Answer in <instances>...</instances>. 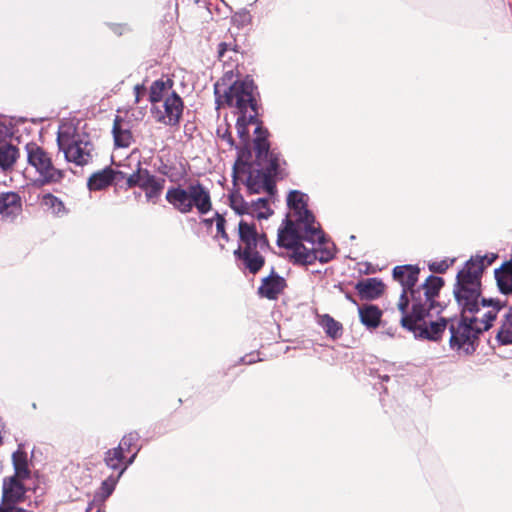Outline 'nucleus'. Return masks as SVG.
Wrapping results in <instances>:
<instances>
[{
    "instance_id": "4",
    "label": "nucleus",
    "mask_w": 512,
    "mask_h": 512,
    "mask_svg": "<svg viewBox=\"0 0 512 512\" xmlns=\"http://www.w3.org/2000/svg\"><path fill=\"white\" fill-rule=\"evenodd\" d=\"M165 199L181 214H188L196 208L199 214L205 215L212 209L210 192L199 181L190 183L186 188L181 185L169 187Z\"/></svg>"
},
{
    "instance_id": "45",
    "label": "nucleus",
    "mask_w": 512,
    "mask_h": 512,
    "mask_svg": "<svg viewBox=\"0 0 512 512\" xmlns=\"http://www.w3.org/2000/svg\"><path fill=\"white\" fill-rule=\"evenodd\" d=\"M217 133L218 135L223 139L225 140L231 147L234 145V140H233V137L231 135V133L229 132L228 128H225V130L222 132V129L221 128H218L217 130Z\"/></svg>"
},
{
    "instance_id": "33",
    "label": "nucleus",
    "mask_w": 512,
    "mask_h": 512,
    "mask_svg": "<svg viewBox=\"0 0 512 512\" xmlns=\"http://www.w3.org/2000/svg\"><path fill=\"white\" fill-rule=\"evenodd\" d=\"M265 174H269L270 178L272 179L273 175H276L280 166V158L278 154L275 152L271 153L269 156H267L266 160L264 161V165H259Z\"/></svg>"
},
{
    "instance_id": "18",
    "label": "nucleus",
    "mask_w": 512,
    "mask_h": 512,
    "mask_svg": "<svg viewBox=\"0 0 512 512\" xmlns=\"http://www.w3.org/2000/svg\"><path fill=\"white\" fill-rule=\"evenodd\" d=\"M384 283L377 278H368L356 284V290L363 299L373 300L378 298L384 291Z\"/></svg>"
},
{
    "instance_id": "25",
    "label": "nucleus",
    "mask_w": 512,
    "mask_h": 512,
    "mask_svg": "<svg viewBox=\"0 0 512 512\" xmlns=\"http://www.w3.org/2000/svg\"><path fill=\"white\" fill-rule=\"evenodd\" d=\"M317 322L328 337L337 339L342 335L343 325L329 314L318 315Z\"/></svg>"
},
{
    "instance_id": "44",
    "label": "nucleus",
    "mask_w": 512,
    "mask_h": 512,
    "mask_svg": "<svg viewBox=\"0 0 512 512\" xmlns=\"http://www.w3.org/2000/svg\"><path fill=\"white\" fill-rule=\"evenodd\" d=\"M146 94V87L144 84H137L134 87L135 103H140L142 97Z\"/></svg>"
},
{
    "instance_id": "35",
    "label": "nucleus",
    "mask_w": 512,
    "mask_h": 512,
    "mask_svg": "<svg viewBox=\"0 0 512 512\" xmlns=\"http://www.w3.org/2000/svg\"><path fill=\"white\" fill-rule=\"evenodd\" d=\"M496 340L501 345H512V327L502 322L497 332Z\"/></svg>"
},
{
    "instance_id": "28",
    "label": "nucleus",
    "mask_w": 512,
    "mask_h": 512,
    "mask_svg": "<svg viewBox=\"0 0 512 512\" xmlns=\"http://www.w3.org/2000/svg\"><path fill=\"white\" fill-rule=\"evenodd\" d=\"M12 462L16 478L26 479L30 475L27 463V454L20 447L12 454Z\"/></svg>"
},
{
    "instance_id": "2",
    "label": "nucleus",
    "mask_w": 512,
    "mask_h": 512,
    "mask_svg": "<svg viewBox=\"0 0 512 512\" xmlns=\"http://www.w3.org/2000/svg\"><path fill=\"white\" fill-rule=\"evenodd\" d=\"M482 307L488 308V311L483 312L481 317L461 314L458 320L450 323L449 345L451 349L462 350L467 355L476 351L480 334L492 327L503 304L499 300L483 298Z\"/></svg>"
},
{
    "instance_id": "38",
    "label": "nucleus",
    "mask_w": 512,
    "mask_h": 512,
    "mask_svg": "<svg viewBox=\"0 0 512 512\" xmlns=\"http://www.w3.org/2000/svg\"><path fill=\"white\" fill-rule=\"evenodd\" d=\"M149 172L147 169H142L140 163H138V169L127 178L128 187H140L141 182L144 179V173Z\"/></svg>"
},
{
    "instance_id": "48",
    "label": "nucleus",
    "mask_w": 512,
    "mask_h": 512,
    "mask_svg": "<svg viewBox=\"0 0 512 512\" xmlns=\"http://www.w3.org/2000/svg\"><path fill=\"white\" fill-rule=\"evenodd\" d=\"M502 322L506 323L508 326H510V328L512 327V307H510L505 313Z\"/></svg>"
},
{
    "instance_id": "10",
    "label": "nucleus",
    "mask_w": 512,
    "mask_h": 512,
    "mask_svg": "<svg viewBox=\"0 0 512 512\" xmlns=\"http://www.w3.org/2000/svg\"><path fill=\"white\" fill-rule=\"evenodd\" d=\"M448 325V320L440 318L437 321H430L429 325L423 320L415 319L412 328H406L414 333L416 338L438 341L441 339Z\"/></svg>"
},
{
    "instance_id": "22",
    "label": "nucleus",
    "mask_w": 512,
    "mask_h": 512,
    "mask_svg": "<svg viewBox=\"0 0 512 512\" xmlns=\"http://www.w3.org/2000/svg\"><path fill=\"white\" fill-rule=\"evenodd\" d=\"M115 174L116 172L109 167L93 173L88 179V188L97 191L108 187L114 180Z\"/></svg>"
},
{
    "instance_id": "40",
    "label": "nucleus",
    "mask_w": 512,
    "mask_h": 512,
    "mask_svg": "<svg viewBox=\"0 0 512 512\" xmlns=\"http://www.w3.org/2000/svg\"><path fill=\"white\" fill-rule=\"evenodd\" d=\"M453 262L454 259H445L439 262H433L429 264V269L435 273H444L450 267V265H452Z\"/></svg>"
},
{
    "instance_id": "19",
    "label": "nucleus",
    "mask_w": 512,
    "mask_h": 512,
    "mask_svg": "<svg viewBox=\"0 0 512 512\" xmlns=\"http://www.w3.org/2000/svg\"><path fill=\"white\" fill-rule=\"evenodd\" d=\"M164 184V178H158L150 174V172H145L140 188L145 191V196L148 201H154L160 196L164 188Z\"/></svg>"
},
{
    "instance_id": "49",
    "label": "nucleus",
    "mask_w": 512,
    "mask_h": 512,
    "mask_svg": "<svg viewBox=\"0 0 512 512\" xmlns=\"http://www.w3.org/2000/svg\"><path fill=\"white\" fill-rule=\"evenodd\" d=\"M227 49L226 43H220L218 47L219 58H222Z\"/></svg>"
},
{
    "instance_id": "17",
    "label": "nucleus",
    "mask_w": 512,
    "mask_h": 512,
    "mask_svg": "<svg viewBox=\"0 0 512 512\" xmlns=\"http://www.w3.org/2000/svg\"><path fill=\"white\" fill-rule=\"evenodd\" d=\"M112 133L116 147L127 148L133 142V135L128 124L120 116H116L114 119Z\"/></svg>"
},
{
    "instance_id": "21",
    "label": "nucleus",
    "mask_w": 512,
    "mask_h": 512,
    "mask_svg": "<svg viewBox=\"0 0 512 512\" xmlns=\"http://www.w3.org/2000/svg\"><path fill=\"white\" fill-rule=\"evenodd\" d=\"M495 279L502 294H512V259L495 269Z\"/></svg>"
},
{
    "instance_id": "41",
    "label": "nucleus",
    "mask_w": 512,
    "mask_h": 512,
    "mask_svg": "<svg viewBox=\"0 0 512 512\" xmlns=\"http://www.w3.org/2000/svg\"><path fill=\"white\" fill-rule=\"evenodd\" d=\"M407 293L408 292H406L405 289L402 290V293H401L400 299H399V303H398V309L402 313L401 320L405 316H411L412 315V311L410 313H407V308H408V305H409V298L407 296Z\"/></svg>"
},
{
    "instance_id": "9",
    "label": "nucleus",
    "mask_w": 512,
    "mask_h": 512,
    "mask_svg": "<svg viewBox=\"0 0 512 512\" xmlns=\"http://www.w3.org/2000/svg\"><path fill=\"white\" fill-rule=\"evenodd\" d=\"M184 104L182 98L172 91L162 104V106L154 105L151 113L155 120L167 126H176L179 124L182 117Z\"/></svg>"
},
{
    "instance_id": "42",
    "label": "nucleus",
    "mask_w": 512,
    "mask_h": 512,
    "mask_svg": "<svg viewBox=\"0 0 512 512\" xmlns=\"http://www.w3.org/2000/svg\"><path fill=\"white\" fill-rule=\"evenodd\" d=\"M215 220H216V229H217V232L218 234L225 240V241H228L229 240V237H228V234L226 233L225 231V224H226V220L224 218L223 215L219 214V213H216L215 215Z\"/></svg>"
},
{
    "instance_id": "7",
    "label": "nucleus",
    "mask_w": 512,
    "mask_h": 512,
    "mask_svg": "<svg viewBox=\"0 0 512 512\" xmlns=\"http://www.w3.org/2000/svg\"><path fill=\"white\" fill-rule=\"evenodd\" d=\"M57 145L69 163L85 166L93 160L94 145L89 140V137L74 133L71 128L58 131Z\"/></svg>"
},
{
    "instance_id": "32",
    "label": "nucleus",
    "mask_w": 512,
    "mask_h": 512,
    "mask_svg": "<svg viewBox=\"0 0 512 512\" xmlns=\"http://www.w3.org/2000/svg\"><path fill=\"white\" fill-rule=\"evenodd\" d=\"M125 459V456L122 452H120V449H117L116 447L113 448V449H109L106 453H105V457H104V462L105 464L110 468V469H113V470H118V472L120 471V469L122 468L120 466V463L122 461H124Z\"/></svg>"
},
{
    "instance_id": "36",
    "label": "nucleus",
    "mask_w": 512,
    "mask_h": 512,
    "mask_svg": "<svg viewBox=\"0 0 512 512\" xmlns=\"http://www.w3.org/2000/svg\"><path fill=\"white\" fill-rule=\"evenodd\" d=\"M138 440H139V434L137 432H130L123 436L119 445L116 448L120 449V452L125 454V452L129 451L130 448L133 445H135Z\"/></svg>"
},
{
    "instance_id": "37",
    "label": "nucleus",
    "mask_w": 512,
    "mask_h": 512,
    "mask_svg": "<svg viewBox=\"0 0 512 512\" xmlns=\"http://www.w3.org/2000/svg\"><path fill=\"white\" fill-rule=\"evenodd\" d=\"M120 478H121V476H119V473H118L117 476H109L107 479H105L102 482L101 493L104 498L109 497L113 493V491L116 487V484L118 483Z\"/></svg>"
},
{
    "instance_id": "13",
    "label": "nucleus",
    "mask_w": 512,
    "mask_h": 512,
    "mask_svg": "<svg viewBox=\"0 0 512 512\" xmlns=\"http://www.w3.org/2000/svg\"><path fill=\"white\" fill-rule=\"evenodd\" d=\"M419 272L420 270L417 266H396L393 269V278L401 284L402 290L405 289L406 292H410V296L412 297V289H416L415 285L418 281Z\"/></svg>"
},
{
    "instance_id": "5",
    "label": "nucleus",
    "mask_w": 512,
    "mask_h": 512,
    "mask_svg": "<svg viewBox=\"0 0 512 512\" xmlns=\"http://www.w3.org/2000/svg\"><path fill=\"white\" fill-rule=\"evenodd\" d=\"M443 285L444 280L441 277L430 275L420 287L412 289V315L402 319L404 328H412L415 319L423 320L434 310L440 313V305L435 298Z\"/></svg>"
},
{
    "instance_id": "23",
    "label": "nucleus",
    "mask_w": 512,
    "mask_h": 512,
    "mask_svg": "<svg viewBox=\"0 0 512 512\" xmlns=\"http://www.w3.org/2000/svg\"><path fill=\"white\" fill-rule=\"evenodd\" d=\"M240 241L244 244L243 249H257V231L254 224L241 220L238 224Z\"/></svg>"
},
{
    "instance_id": "39",
    "label": "nucleus",
    "mask_w": 512,
    "mask_h": 512,
    "mask_svg": "<svg viewBox=\"0 0 512 512\" xmlns=\"http://www.w3.org/2000/svg\"><path fill=\"white\" fill-rule=\"evenodd\" d=\"M496 258H497V255L494 253H491V254H486L484 256H477L475 258L472 257L468 262H473V264H475V265L482 264L485 269L486 266L491 265L495 261Z\"/></svg>"
},
{
    "instance_id": "20",
    "label": "nucleus",
    "mask_w": 512,
    "mask_h": 512,
    "mask_svg": "<svg viewBox=\"0 0 512 512\" xmlns=\"http://www.w3.org/2000/svg\"><path fill=\"white\" fill-rule=\"evenodd\" d=\"M254 133L257 134L254 139V149L256 154V160L258 165H264V161L273 151H270L269 142L266 139L267 131L263 130L260 125H257L254 129Z\"/></svg>"
},
{
    "instance_id": "52",
    "label": "nucleus",
    "mask_w": 512,
    "mask_h": 512,
    "mask_svg": "<svg viewBox=\"0 0 512 512\" xmlns=\"http://www.w3.org/2000/svg\"><path fill=\"white\" fill-rule=\"evenodd\" d=\"M381 379L383 381H388L389 380V376L388 375H384V376L381 377Z\"/></svg>"
},
{
    "instance_id": "8",
    "label": "nucleus",
    "mask_w": 512,
    "mask_h": 512,
    "mask_svg": "<svg viewBox=\"0 0 512 512\" xmlns=\"http://www.w3.org/2000/svg\"><path fill=\"white\" fill-rule=\"evenodd\" d=\"M25 150L28 163L36 169L43 182H58L64 177V172L53 165L49 154L38 144L30 142Z\"/></svg>"
},
{
    "instance_id": "47",
    "label": "nucleus",
    "mask_w": 512,
    "mask_h": 512,
    "mask_svg": "<svg viewBox=\"0 0 512 512\" xmlns=\"http://www.w3.org/2000/svg\"><path fill=\"white\" fill-rule=\"evenodd\" d=\"M257 249H264L268 246V241L265 235L257 234Z\"/></svg>"
},
{
    "instance_id": "30",
    "label": "nucleus",
    "mask_w": 512,
    "mask_h": 512,
    "mask_svg": "<svg viewBox=\"0 0 512 512\" xmlns=\"http://www.w3.org/2000/svg\"><path fill=\"white\" fill-rule=\"evenodd\" d=\"M42 205L54 215L60 216L65 213V206L63 202L58 197L50 193L43 196Z\"/></svg>"
},
{
    "instance_id": "50",
    "label": "nucleus",
    "mask_w": 512,
    "mask_h": 512,
    "mask_svg": "<svg viewBox=\"0 0 512 512\" xmlns=\"http://www.w3.org/2000/svg\"><path fill=\"white\" fill-rule=\"evenodd\" d=\"M3 429H4V423L2 422V420L0 419V445L2 444L3 442V439H2V432H3Z\"/></svg>"
},
{
    "instance_id": "3",
    "label": "nucleus",
    "mask_w": 512,
    "mask_h": 512,
    "mask_svg": "<svg viewBox=\"0 0 512 512\" xmlns=\"http://www.w3.org/2000/svg\"><path fill=\"white\" fill-rule=\"evenodd\" d=\"M483 271L482 264L475 265L473 262H467L465 267L458 272L453 293L461 308V314L477 315L482 311H488V308L482 307L481 276Z\"/></svg>"
},
{
    "instance_id": "31",
    "label": "nucleus",
    "mask_w": 512,
    "mask_h": 512,
    "mask_svg": "<svg viewBox=\"0 0 512 512\" xmlns=\"http://www.w3.org/2000/svg\"><path fill=\"white\" fill-rule=\"evenodd\" d=\"M250 204V211L252 213H256L258 219H267L272 211L268 207V199L267 198H258L255 201H252Z\"/></svg>"
},
{
    "instance_id": "27",
    "label": "nucleus",
    "mask_w": 512,
    "mask_h": 512,
    "mask_svg": "<svg viewBox=\"0 0 512 512\" xmlns=\"http://www.w3.org/2000/svg\"><path fill=\"white\" fill-rule=\"evenodd\" d=\"M258 112L238 114L236 121V130L238 137L245 143L249 140V129L248 126L251 124H257Z\"/></svg>"
},
{
    "instance_id": "29",
    "label": "nucleus",
    "mask_w": 512,
    "mask_h": 512,
    "mask_svg": "<svg viewBox=\"0 0 512 512\" xmlns=\"http://www.w3.org/2000/svg\"><path fill=\"white\" fill-rule=\"evenodd\" d=\"M17 153V148L12 145L5 144L0 146V167L2 170H8L13 166Z\"/></svg>"
},
{
    "instance_id": "46",
    "label": "nucleus",
    "mask_w": 512,
    "mask_h": 512,
    "mask_svg": "<svg viewBox=\"0 0 512 512\" xmlns=\"http://www.w3.org/2000/svg\"><path fill=\"white\" fill-rule=\"evenodd\" d=\"M138 451H139V449H137V451H136V452H135L131 457H129V458L125 461L124 465L122 466V468H121V469H120V471L118 472V473H119V476H122V475L124 474V472L127 470V468H128L130 465H132V464L134 463V461H135V458H136V456H137Z\"/></svg>"
},
{
    "instance_id": "24",
    "label": "nucleus",
    "mask_w": 512,
    "mask_h": 512,
    "mask_svg": "<svg viewBox=\"0 0 512 512\" xmlns=\"http://www.w3.org/2000/svg\"><path fill=\"white\" fill-rule=\"evenodd\" d=\"M361 323L369 329L379 326L382 311L375 305H364L358 309Z\"/></svg>"
},
{
    "instance_id": "6",
    "label": "nucleus",
    "mask_w": 512,
    "mask_h": 512,
    "mask_svg": "<svg viewBox=\"0 0 512 512\" xmlns=\"http://www.w3.org/2000/svg\"><path fill=\"white\" fill-rule=\"evenodd\" d=\"M255 91L256 86L249 77L235 81L224 91L223 96L220 95L218 86L216 85V102L218 104H227L229 107L234 108L237 114L258 112Z\"/></svg>"
},
{
    "instance_id": "16",
    "label": "nucleus",
    "mask_w": 512,
    "mask_h": 512,
    "mask_svg": "<svg viewBox=\"0 0 512 512\" xmlns=\"http://www.w3.org/2000/svg\"><path fill=\"white\" fill-rule=\"evenodd\" d=\"M234 255L243 260L245 267L252 273H257L264 265V257L257 249H242L240 246L234 251Z\"/></svg>"
},
{
    "instance_id": "53",
    "label": "nucleus",
    "mask_w": 512,
    "mask_h": 512,
    "mask_svg": "<svg viewBox=\"0 0 512 512\" xmlns=\"http://www.w3.org/2000/svg\"><path fill=\"white\" fill-rule=\"evenodd\" d=\"M252 362H253V360H252V359H250V360H248L246 363H249V364H250V363H252Z\"/></svg>"
},
{
    "instance_id": "1",
    "label": "nucleus",
    "mask_w": 512,
    "mask_h": 512,
    "mask_svg": "<svg viewBox=\"0 0 512 512\" xmlns=\"http://www.w3.org/2000/svg\"><path fill=\"white\" fill-rule=\"evenodd\" d=\"M307 199V195L298 190L289 192L287 204L294 219L285 220L284 229H279L277 243L292 250L291 258L295 264L327 263L334 257V251L326 243L320 224L307 208Z\"/></svg>"
},
{
    "instance_id": "51",
    "label": "nucleus",
    "mask_w": 512,
    "mask_h": 512,
    "mask_svg": "<svg viewBox=\"0 0 512 512\" xmlns=\"http://www.w3.org/2000/svg\"><path fill=\"white\" fill-rule=\"evenodd\" d=\"M203 222L206 226H211L213 223V219H204Z\"/></svg>"
},
{
    "instance_id": "14",
    "label": "nucleus",
    "mask_w": 512,
    "mask_h": 512,
    "mask_svg": "<svg viewBox=\"0 0 512 512\" xmlns=\"http://www.w3.org/2000/svg\"><path fill=\"white\" fill-rule=\"evenodd\" d=\"M285 286V279L272 271L269 276L262 280V284L258 288V293L262 297L274 300L284 290Z\"/></svg>"
},
{
    "instance_id": "15",
    "label": "nucleus",
    "mask_w": 512,
    "mask_h": 512,
    "mask_svg": "<svg viewBox=\"0 0 512 512\" xmlns=\"http://www.w3.org/2000/svg\"><path fill=\"white\" fill-rule=\"evenodd\" d=\"M16 476L5 478L2 488V502L19 503L25 497V487Z\"/></svg>"
},
{
    "instance_id": "11",
    "label": "nucleus",
    "mask_w": 512,
    "mask_h": 512,
    "mask_svg": "<svg viewBox=\"0 0 512 512\" xmlns=\"http://www.w3.org/2000/svg\"><path fill=\"white\" fill-rule=\"evenodd\" d=\"M22 211L21 197L16 192H3L0 194V219L13 222Z\"/></svg>"
},
{
    "instance_id": "43",
    "label": "nucleus",
    "mask_w": 512,
    "mask_h": 512,
    "mask_svg": "<svg viewBox=\"0 0 512 512\" xmlns=\"http://www.w3.org/2000/svg\"><path fill=\"white\" fill-rule=\"evenodd\" d=\"M17 503L2 502L0 505V512H26L25 509L17 507Z\"/></svg>"
},
{
    "instance_id": "26",
    "label": "nucleus",
    "mask_w": 512,
    "mask_h": 512,
    "mask_svg": "<svg viewBox=\"0 0 512 512\" xmlns=\"http://www.w3.org/2000/svg\"><path fill=\"white\" fill-rule=\"evenodd\" d=\"M173 87V81L171 79H158L154 81L149 90V101L153 106L160 102L166 93H168Z\"/></svg>"
},
{
    "instance_id": "34",
    "label": "nucleus",
    "mask_w": 512,
    "mask_h": 512,
    "mask_svg": "<svg viewBox=\"0 0 512 512\" xmlns=\"http://www.w3.org/2000/svg\"><path fill=\"white\" fill-rule=\"evenodd\" d=\"M230 206L238 215L251 214L250 204L240 195L230 197Z\"/></svg>"
},
{
    "instance_id": "12",
    "label": "nucleus",
    "mask_w": 512,
    "mask_h": 512,
    "mask_svg": "<svg viewBox=\"0 0 512 512\" xmlns=\"http://www.w3.org/2000/svg\"><path fill=\"white\" fill-rule=\"evenodd\" d=\"M246 187L250 194H259L266 191L268 194L273 195L275 185L270 178L269 174H265L261 170L252 171L246 179Z\"/></svg>"
}]
</instances>
